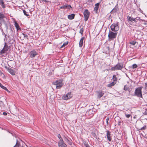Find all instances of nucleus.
<instances>
[{"label":"nucleus","mask_w":147,"mask_h":147,"mask_svg":"<svg viewBox=\"0 0 147 147\" xmlns=\"http://www.w3.org/2000/svg\"><path fill=\"white\" fill-rule=\"evenodd\" d=\"M123 68V65L121 63H118L116 65L112 67L111 69L112 71L121 70Z\"/></svg>","instance_id":"obj_1"},{"label":"nucleus","mask_w":147,"mask_h":147,"mask_svg":"<svg viewBox=\"0 0 147 147\" xmlns=\"http://www.w3.org/2000/svg\"><path fill=\"white\" fill-rule=\"evenodd\" d=\"M143 87L142 86L139 87L135 89L134 94L137 96L142 97V90Z\"/></svg>","instance_id":"obj_2"},{"label":"nucleus","mask_w":147,"mask_h":147,"mask_svg":"<svg viewBox=\"0 0 147 147\" xmlns=\"http://www.w3.org/2000/svg\"><path fill=\"white\" fill-rule=\"evenodd\" d=\"M62 82V80H59L53 82V84L54 85H56V88L57 89H60L63 86Z\"/></svg>","instance_id":"obj_3"},{"label":"nucleus","mask_w":147,"mask_h":147,"mask_svg":"<svg viewBox=\"0 0 147 147\" xmlns=\"http://www.w3.org/2000/svg\"><path fill=\"white\" fill-rule=\"evenodd\" d=\"M118 22H117L116 23H114L111 25L110 28L112 31L117 32L119 30V27L118 26Z\"/></svg>","instance_id":"obj_4"},{"label":"nucleus","mask_w":147,"mask_h":147,"mask_svg":"<svg viewBox=\"0 0 147 147\" xmlns=\"http://www.w3.org/2000/svg\"><path fill=\"white\" fill-rule=\"evenodd\" d=\"M117 34V32H113L110 30L108 35L109 39L110 40L113 39L116 37Z\"/></svg>","instance_id":"obj_5"},{"label":"nucleus","mask_w":147,"mask_h":147,"mask_svg":"<svg viewBox=\"0 0 147 147\" xmlns=\"http://www.w3.org/2000/svg\"><path fill=\"white\" fill-rule=\"evenodd\" d=\"M90 12L88 11V9H86L85 10L84 12V15L85 21H87L88 20L90 15Z\"/></svg>","instance_id":"obj_6"},{"label":"nucleus","mask_w":147,"mask_h":147,"mask_svg":"<svg viewBox=\"0 0 147 147\" xmlns=\"http://www.w3.org/2000/svg\"><path fill=\"white\" fill-rule=\"evenodd\" d=\"M9 49L8 46L6 45V43L3 49L0 51V55L5 53L8 51Z\"/></svg>","instance_id":"obj_7"},{"label":"nucleus","mask_w":147,"mask_h":147,"mask_svg":"<svg viewBox=\"0 0 147 147\" xmlns=\"http://www.w3.org/2000/svg\"><path fill=\"white\" fill-rule=\"evenodd\" d=\"M5 68L7 69L8 71L11 75H14L16 74V71L14 70L9 67H7V66L5 67Z\"/></svg>","instance_id":"obj_8"},{"label":"nucleus","mask_w":147,"mask_h":147,"mask_svg":"<svg viewBox=\"0 0 147 147\" xmlns=\"http://www.w3.org/2000/svg\"><path fill=\"white\" fill-rule=\"evenodd\" d=\"M72 96L71 92H69L62 97V99L64 100H67L70 98Z\"/></svg>","instance_id":"obj_9"},{"label":"nucleus","mask_w":147,"mask_h":147,"mask_svg":"<svg viewBox=\"0 0 147 147\" xmlns=\"http://www.w3.org/2000/svg\"><path fill=\"white\" fill-rule=\"evenodd\" d=\"M30 57L31 58H33L35 57L37 55V53L34 50L31 51L30 53Z\"/></svg>","instance_id":"obj_10"},{"label":"nucleus","mask_w":147,"mask_h":147,"mask_svg":"<svg viewBox=\"0 0 147 147\" xmlns=\"http://www.w3.org/2000/svg\"><path fill=\"white\" fill-rule=\"evenodd\" d=\"M71 7L70 5H65L60 7V9H69Z\"/></svg>","instance_id":"obj_11"},{"label":"nucleus","mask_w":147,"mask_h":147,"mask_svg":"<svg viewBox=\"0 0 147 147\" xmlns=\"http://www.w3.org/2000/svg\"><path fill=\"white\" fill-rule=\"evenodd\" d=\"M98 97L100 98L104 95V93L101 90H99L97 92Z\"/></svg>","instance_id":"obj_12"},{"label":"nucleus","mask_w":147,"mask_h":147,"mask_svg":"<svg viewBox=\"0 0 147 147\" xmlns=\"http://www.w3.org/2000/svg\"><path fill=\"white\" fill-rule=\"evenodd\" d=\"M107 136L108 140L109 141H111V133L109 131H107Z\"/></svg>","instance_id":"obj_13"},{"label":"nucleus","mask_w":147,"mask_h":147,"mask_svg":"<svg viewBox=\"0 0 147 147\" xmlns=\"http://www.w3.org/2000/svg\"><path fill=\"white\" fill-rule=\"evenodd\" d=\"M59 142L58 145L59 147H67V146L63 142Z\"/></svg>","instance_id":"obj_14"},{"label":"nucleus","mask_w":147,"mask_h":147,"mask_svg":"<svg viewBox=\"0 0 147 147\" xmlns=\"http://www.w3.org/2000/svg\"><path fill=\"white\" fill-rule=\"evenodd\" d=\"M84 39V37H82L80 39L79 43V46L80 47H81L82 46L83 44V41Z\"/></svg>","instance_id":"obj_15"},{"label":"nucleus","mask_w":147,"mask_h":147,"mask_svg":"<svg viewBox=\"0 0 147 147\" xmlns=\"http://www.w3.org/2000/svg\"><path fill=\"white\" fill-rule=\"evenodd\" d=\"M104 51L103 53L107 54L109 53V47H105L104 48Z\"/></svg>","instance_id":"obj_16"},{"label":"nucleus","mask_w":147,"mask_h":147,"mask_svg":"<svg viewBox=\"0 0 147 147\" xmlns=\"http://www.w3.org/2000/svg\"><path fill=\"white\" fill-rule=\"evenodd\" d=\"M75 16V15L74 14H72L71 15H69L68 16V18L70 20L73 19Z\"/></svg>","instance_id":"obj_17"},{"label":"nucleus","mask_w":147,"mask_h":147,"mask_svg":"<svg viewBox=\"0 0 147 147\" xmlns=\"http://www.w3.org/2000/svg\"><path fill=\"white\" fill-rule=\"evenodd\" d=\"M67 142L69 145H71L72 142L71 140L69 139H68L66 137L64 139Z\"/></svg>","instance_id":"obj_18"},{"label":"nucleus","mask_w":147,"mask_h":147,"mask_svg":"<svg viewBox=\"0 0 147 147\" xmlns=\"http://www.w3.org/2000/svg\"><path fill=\"white\" fill-rule=\"evenodd\" d=\"M116 83V82H113L111 83L108 84L107 86L108 87H112Z\"/></svg>","instance_id":"obj_19"},{"label":"nucleus","mask_w":147,"mask_h":147,"mask_svg":"<svg viewBox=\"0 0 147 147\" xmlns=\"http://www.w3.org/2000/svg\"><path fill=\"white\" fill-rule=\"evenodd\" d=\"M99 3H97L95 4V7L94 8V10L96 12L97 11L98 8L99 7Z\"/></svg>","instance_id":"obj_20"},{"label":"nucleus","mask_w":147,"mask_h":147,"mask_svg":"<svg viewBox=\"0 0 147 147\" xmlns=\"http://www.w3.org/2000/svg\"><path fill=\"white\" fill-rule=\"evenodd\" d=\"M0 87H1L3 89L7 91L8 92H10V91L8 90L7 88L6 87L3 86L0 83Z\"/></svg>","instance_id":"obj_21"},{"label":"nucleus","mask_w":147,"mask_h":147,"mask_svg":"<svg viewBox=\"0 0 147 147\" xmlns=\"http://www.w3.org/2000/svg\"><path fill=\"white\" fill-rule=\"evenodd\" d=\"M14 26L16 28L17 31H18V30H20V27L19 26V25L16 22H15Z\"/></svg>","instance_id":"obj_22"},{"label":"nucleus","mask_w":147,"mask_h":147,"mask_svg":"<svg viewBox=\"0 0 147 147\" xmlns=\"http://www.w3.org/2000/svg\"><path fill=\"white\" fill-rule=\"evenodd\" d=\"M127 20L128 21H129L131 22H132L133 21L134 18L132 17H131L130 16H127Z\"/></svg>","instance_id":"obj_23"},{"label":"nucleus","mask_w":147,"mask_h":147,"mask_svg":"<svg viewBox=\"0 0 147 147\" xmlns=\"http://www.w3.org/2000/svg\"><path fill=\"white\" fill-rule=\"evenodd\" d=\"M20 146V143L17 140L16 145L13 147H19Z\"/></svg>","instance_id":"obj_24"},{"label":"nucleus","mask_w":147,"mask_h":147,"mask_svg":"<svg viewBox=\"0 0 147 147\" xmlns=\"http://www.w3.org/2000/svg\"><path fill=\"white\" fill-rule=\"evenodd\" d=\"M112 79L113 80V82H116L117 81V78L116 76L115 75H113Z\"/></svg>","instance_id":"obj_25"},{"label":"nucleus","mask_w":147,"mask_h":147,"mask_svg":"<svg viewBox=\"0 0 147 147\" xmlns=\"http://www.w3.org/2000/svg\"><path fill=\"white\" fill-rule=\"evenodd\" d=\"M4 17V14L2 13H0V20L3 19Z\"/></svg>","instance_id":"obj_26"},{"label":"nucleus","mask_w":147,"mask_h":147,"mask_svg":"<svg viewBox=\"0 0 147 147\" xmlns=\"http://www.w3.org/2000/svg\"><path fill=\"white\" fill-rule=\"evenodd\" d=\"M23 12L24 15H26L27 16H29V14H27V12L25 10H23Z\"/></svg>","instance_id":"obj_27"},{"label":"nucleus","mask_w":147,"mask_h":147,"mask_svg":"<svg viewBox=\"0 0 147 147\" xmlns=\"http://www.w3.org/2000/svg\"><path fill=\"white\" fill-rule=\"evenodd\" d=\"M140 19L139 17H137L135 18H134L133 21L135 22H137V21L139 20Z\"/></svg>","instance_id":"obj_28"},{"label":"nucleus","mask_w":147,"mask_h":147,"mask_svg":"<svg viewBox=\"0 0 147 147\" xmlns=\"http://www.w3.org/2000/svg\"><path fill=\"white\" fill-rule=\"evenodd\" d=\"M117 7H115L112 10L111 12H115L117 11Z\"/></svg>","instance_id":"obj_29"},{"label":"nucleus","mask_w":147,"mask_h":147,"mask_svg":"<svg viewBox=\"0 0 147 147\" xmlns=\"http://www.w3.org/2000/svg\"><path fill=\"white\" fill-rule=\"evenodd\" d=\"M1 6L3 8H5V5L3 1V2L1 4Z\"/></svg>","instance_id":"obj_30"},{"label":"nucleus","mask_w":147,"mask_h":147,"mask_svg":"<svg viewBox=\"0 0 147 147\" xmlns=\"http://www.w3.org/2000/svg\"><path fill=\"white\" fill-rule=\"evenodd\" d=\"M129 89V87L126 85L124 86L123 89L125 91H127Z\"/></svg>","instance_id":"obj_31"},{"label":"nucleus","mask_w":147,"mask_h":147,"mask_svg":"<svg viewBox=\"0 0 147 147\" xmlns=\"http://www.w3.org/2000/svg\"><path fill=\"white\" fill-rule=\"evenodd\" d=\"M40 3H44V2H49L48 1H46V0H40Z\"/></svg>","instance_id":"obj_32"},{"label":"nucleus","mask_w":147,"mask_h":147,"mask_svg":"<svg viewBox=\"0 0 147 147\" xmlns=\"http://www.w3.org/2000/svg\"><path fill=\"white\" fill-rule=\"evenodd\" d=\"M84 30L83 28H81L80 31V33L82 35L83 33V32Z\"/></svg>","instance_id":"obj_33"},{"label":"nucleus","mask_w":147,"mask_h":147,"mask_svg":"<svg viewBox=\"0 0 147 147\" xmlns=\"http://www.w3.org/2000/svg\"><path fill=\"white\" fill-rule=\"evenodd\" d=\"M137 65L136 64H134L132 65V67L133 69L136 68L137 67Z\"/></svg>","instance_id":"obj_34"},{"label":"nucleus","mask_w":147,"mask_h":147,"mask_svg":"<svg viewBox=\"0 0 147 147\" xmlns=\"http://www.w3.org/2000/svg\"><path fill=\"white\" fill-rule=\"evenodd\" d=\"M136 42L135 41H132L130 43V44L133 45H135L136 43Z\"/></svg>","instance_id":"obj_35"},{"label":"nucleus","mask_w":147,"mask_h":147,"mask_svg":"<svg viewBox=\"0 0 147 147\" xmlns=\"http://www.w3.org/2000/svg\"><path fill=\"white\" fill-rule=\"evenodd\" d=\"M68 44V42H65L64 43L63 45L61 46V48H62V47H64L65 46L67 45Z\"/></svg>","instance_id":"obj_36"},{"label":"nucleus","mask_w":147,"mask_h":147,"mask_svg":"<svg viewBox=\"0 0 147 147\" xmlns=\"http://www.w3.org/2000/svg\"><path fill=\"white\" fill-rule=\"evenodd\" d=\"M109 117H107L106 119V122L107 123V125H108L109 124V122H108V121L109 120Z\"/></svg>","instance_id":"obj_37"},{"label":"nucleus","mask_w":147,"mask_h":147,"mask_svg":"<svg viewBox=\"0 0 147 147\" xmlns=\"http://www.w3.org/2000/svg\"><path fill=\"white\" fill-rule=\"evenodd\" d=\"M25 38H27V39H28V35L27 34H23Z\"/></svg>","instance_id":"obj_38"},{"label":"nucleus","mask_w":147,"mask_h":147,"mask_svg":"<svg viewBox=\"0 0 147 147\" xmlns=\"http://www.w3.org/2000/svg\"><path fill=\"white\" fill-rule=\"evenodd\" d=\"M146 126L145 125H144L142 128H141L140 129L142 130L143 129H146Z\"/></svg>","instance_id":"obj_39"},{"label":"nucleus","mask_w":147,"mask_h":147,"mask_svg":"<svg viewBox=\"0 0 147 147\" xmlns=\"http://www.w3.org/2000/svg\"><path fill=\"white\" fill-rule=\"evenodd\" d=\"M130 116H131V115L129 114H127V115L126 114L125 115V117L127 118H129L130 117Z\"/></svg>","instance_id":"obj_40"},{"label":"nucleus","mask_w":147,"mask_h":147,"mask_svg":"<svg viewBox=\"0 0 147 147\" xmlns=\"http://www.w3.org/2000/svg\"><path fill=\"white\" fill-rule=\"evenodd\" d=\"M59 142H63V139H62V138H59Z\"/></svg>","instance_id":"obj_41"},{"label":"nucleus","mask_w":147,"mask_h":147,"mask_svg":"<svg viewBox=\"0 0 147 147\" xmlns=\"http://www.w3.org/2000/svg\"><path fill=\"white\" fill-rule=\"evenodd\" d=\"M144 114L147 115V109L145 111V112L144 113Z\"/></svg>","instance_id":"obj_42"},{"label":"nucleus","mask_w":147,"mask_h":147,"mask_svg":"<svg viewBox=\"0 0 147 147\" xmlns=\"http://www.w3.org/2000/svg\"><path fill=\"white\" fill-rule=\"evenodd\" d=\"M57 137L59 139L61 138V136L60 134H58L57 136Z\"/></svg>","instance_id":"obj_43"},{"label":"nucleus","mask_w":147,"mask_h":147,"mask_svg":"<svg viewBox=\"0 0 147 147\" xmlns=\"http://www.w3.org/2000/svg\"><path fill=\"white\" fill-rule=\"evenodd\" d=\"M7 114L6 112H3V115H7Z\"/></svg>","instance_id":"obj_44"},{"label":"nucleus","mask_w":147,"mask_h":147,"mask_svg":"<svg viewBox=\"0 0 147 147\" xmlns=\"http://www.w3.org/2000/svg\"><path fill=\"white\" fill-rule=\"evenodd\" d=\"M64 1H65L67 2L70 1L71 0H64Z\"/></svg>","instance_id":"obj_45"},{"label":"nucleus","mask_w":147,"mask_h":147,"mask_svg":"<svg viewBox=\"0 0 147 147\" xmlns=\"http://www.w3.org/2000/svg\"><path fill=\"white\" fill-rule=\"evenodd\" d=\"M3 1V0H0V5H1V3Z\"/></svg>","instance_id":"obj_46"},{"label":"nucleus","mask_w":147,"mask_h":147,"mask_svg":"<svg viewBox=\"0 0 147 147\" xmlns=\"http://www.w3.org/2000/svg\"><path fill=\"white\" fill-rule=\"evenodd\" d=\"M145 85L146 86V87L145 88H146L147 87V82L145 83Z\"/></svg>","instance_id":"obj_47"},{"label":"nucleus","mask_w":147,"mask_h":147,"mask_svg":"<svg viewBox=\"0 0 147 147\" xmlns=\"http://www.w3.org/2000/svg\"><path fill=\"white\" fill-rule=\"evenodd\" d=\"M1 24L0 23V29H1Z\"/></svg>","instance_id":"obj_48"},{"label":"nucleus","mask_w":147,"mask_h":147,"mask_svg":"<svg viewBox=\"0 0 147 147\" xmlns=\"http://www.w3.org/2000/svg\"><path fill=\"white\" fill-rule=\"evenodd\" d=\"M3 74L2 73V72L0 70V74Z\"/></svg>","instance_id":"obj_49"}]
</instances>
